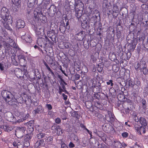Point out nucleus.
Segmentation results:
<instances>
[{
    "instance_id": "15",
    "label": "nucleus",
    "mask_w": 148,
    "mask_h": 148,
    "mask_svg": "<svg viewBox=\"0 0 148 148\" xmlns=\"http://www.w3.org/2000/svg\"><path fill=\"white\" fill-rule=\"evenodd\" d=\"M16 24L17 28L18 29L23 28L25 25L24 21L21 19L18 18L16 20Z\"/></svg>"
},
{
    "instance_id": "5",
    "label": "nucleus",
    "mask_w": 148,
    "mask_h": 148,
    "mask_svg": "<svg viewBox=\"0 0 148 148\" xmlns=\"http://www.w3.org/2000/svg\"><path fill=\"white\" fill-rule=\"evenodd\" d=\"M25 130V127H18L15 131V134L18 138H20L23 136Z\"/></svg>"
},
{
    "instance_id": "6",
    "label": "nucleus",
    "mask_w": 148,
    "mask_h": 148,
    "mask_svg": "<svg viewBox=\"0 0 148 148\" xmlns=\"http://www.w3.org/2000/svg\"><path fill=\"white\" fill-rule=\"evenodd\" d=\"M134 127L138 134L141 135L145 133L146 126L136 124Z\"/></svg>"
},
{
    "instance_id": "36",
    "label": "nucleus",
    "mask_w": 148,
    "mask_h": 148,
    "mask_svg": "<svg viewBox=\"0 0 148 148\" xmlns=\"http://www.w3.org/2000/svg\"><path fill=\"white\" fill-rule=\"evenodd\" d=\"M145 64L143 65V66L142 68L143 73L145 75H147L148 73V69L145 66Z\"/></svg>"
},
{
    "instance_id": "55",
    "label": "nucleus",
    "mask_w": 148,
    "mask_h": 148,
    "mask_svg": "<svg viewBox=\"0 0 148 148\" xmlns=\"http://www.w3.org/2000/svg\"><path fill=\"white\" fill-rule=\"evenodd\" d=\"M129 45L130 47V49L131 50L134 49L135 48L136 46V45L134 44L133 43L130 44Z\"/></svg>"
},
{
    "instance_id": "53",
    "label": "nucleus",
    "mask_w": 148,
    "mask_h": 148,
    "mask_svg": "<svg viewBox=\"0 0 148 148\" xmlns=\"http://www.w3.org/2000/svg\"><path fill=\"white\" fill-rule=\"evenodd\" d=\"M126 59L127 60H128L130 58L131 56V54L130 52H128L126 54Z\"/></svg>"
},
{
    "instance_id": "40",
    "label": "nucleus",
    "mask_w": 148,
    "mask_h": 148,
    "mask_svg": "<svg viewBox=\"0 0 148 148\" xmlns=\"http://www.w3.org/2000/svg\"><path fill=\"white\" fill-rule=\"evenodd\" d=\"M88 25V23L86 20H84L82 23V26L84 29H86Z\"/></svg>"
},
{
    "instance_id": "31",
    "label": "nucleus",
    "mask_w": 148,
    "mask_h": 148,
    "mask_svg": "<svg viewBox=\"0 0 148 148\" xmlns=\"http://www.w3.org/2000/svg\"><path fill=\"white\" fill-rule=\"evenodd\" d=\"M57 134L58 136H61L63 133V130L61 129L59 126L57 127H56Z\"/></svg>"
},
{
    "instance_id": "59",
    "label": "nucleus",
    "mask_w": 148,
    "mask_h": 148,
    "mask_svg": "<svg viewBox=\"0 0 148 148\" xmlns=\"http://www.w3.org/2000/svg\"><path fill=\"white\" fill-rule=\"evenodd\" d=\"M0 69L1 71H4V65L2 63H0Z\"/></svg>"
},
{
    "instance_id": "41",
    "label": "nucleus",
    "mask_w": 148,
    "mask_h": 148,
    "mask_svg": "<svg viewBox=\"0 0 148 148\" xmlns=\"http://www.w3.org/2000/svg\"><path fill=\"white\" fill-rule=\"evenodd\" d=\"M72 116L73 117L76 118L77 119H79L80 116L79 115L76 111H74L72 113Z\"/></svg>"
},
{
    "instance_id": "57",
    "label": "nucleus",
    "mask_w": 148,
    "mask_h": 148,
    "mask_svg": "<svg viewBox=\"0 0 148 148\" xmlns=\"http://www.w3.org/2000/svg\"><path fill=\"white\" fill-rule=\"evenodd\" d=\"M52 34H53V33L51 32H49V33H47V36L51 39L52 41H53L52 39V38L51 37L52 36H53Z\"/></svg>"
},
{
    "instance_id": "28",
    "label": "nucleus",
    "mask_w": 148,
    "mask_h": 148,
    "mask_svg": "<svg viewBox=\"0 0 148 148\" xmlns=\"http://www.w3.org/2000/svg\"><path fill=\"white\" fill-rule=\"evenodd\" d=\"M114 145L115 148H125L124 147H122L121 143L119 141H114Z\"/></svg>"
},
{
    "instance_id": "7",
    "label": "nucleus",
    "mask_w": 148,
    "mask_h": 148,
    "mask_svg": "<svg viewBox=\"0 0 148 148\" xmlns=\"http://www.w3.org/2000/svg\"><path fill=\"white\" fill-rule=\"evenodd\" d=\"M57 9L56 7L54 5H52L50 6V7L48 9V13L50 17H52L57 12V13L59 12L61 13L60 11H58L56 12Z\"/></svg>"
},
{
    "instance_id": "61",
    "label": "nucleus",
    "mask_w": 148,
    "mask_h": 148,
    "mask_svg": "<svg viewBox=\"0 0 148 148\" xmlns=\"http://www.w3.org/2000/svg\"><path fill=\"white\" fill-rule=\"evenodd\" d=\"M113 81L112 80H110L108 82H107V85L111 84V86H112L113 85Z\"/></svg>"
},
{
    "instance_id": "42",
    "label": "nucleus",
    "mask_w": 148,
    "mask_h": 148,
    "mask_svg": "<svg viewBox=\"0 0 148 148\" xmlns=\"http://www.w3.org/2000/svg\"><path fill=\"white\" fill-rule=\"evenodd\" d=\"M28 2H31L32 3H34V4L36 3V4L37 5L40 6L42 3V1H40V2H38V0H37V2H35V1H32L31 0H28Z\"/></svg>"
},
{
    "instance_id": "32",
    "label": "nucleus",
    "mask_w": 148,
    "mask_h": 148,
    "mask_svg": "<svg viewBox=\"0 0 148 148\" xmlns=\"http://www.w3.org/2000/svg\"><path fill=\"white\" fill-rule=\"evenodd\" d=\"M47 135L45 133H40L37 134L36 136L37 138L39 139H42L43 138H45Z\"/></svg>"
},
{
    "instance_id": "3",
    "label": "nucleus",
    "mask_w": 148,
    "mask_h": 148,
    "mask_svg": "<svg viewBox=\"0 0 148 148\" xmlns=\"http://www.w3.org/2000/svg\"><path fill=\"white\" fill-rule=\"evenodd\" d=\"M1 17L5 21L12 20L11 15L10 14V11L6 7H3L0 11Z\"/></svg>"
},
{
    "instance_id": "10",
    "label": "nucleus",
    "mask_w": 148,
    "mask_h": 148,
    "mask_svg": "<svg viewBox=\"0 0 148 148\" xmlns=\"http://www.w3.org/2000/svg\"><path fill=\"white\" fill-rule=\"evenodd\" d=\"M33 73H34V76H31L30 77L31 79L32 80H36V79L37 80L40 79V74L38 69H34L33 71Z\"/></svg>"
},
{
    "instance_id": "48",
    "label": "nucleus",
    "mask_w": 148,
    "mask_h": 148,
    "mask_svg": "<svg viewBox=\"0 0 148 148\" xmlns=\"http://www.w3.org/2000/svg\"><path fill=\"white\" fill-rule=\"evenodd\" d=\"M43 62L46 68L49 71H51V69L50 68V67H49V66H48L47 64L45 61H44Z\"/></svg>"
},
{
    "instance_id": "20",
    "label": "nucleus",
    "mask_w": 148,
    "mask_h": 148,
    "mask_svg": "<svg viewBox=\"0 0 148 148\" xmlns=\"http://www.w3.org/2000/svg\"><path fill=\"white\" fill-rule=\"evenodd\" d=\"M34 29L35 31L36 34L37 35L42 36L43 33H42L43 31V29H41L40 26H36L35 25H34Z\"/></svg>"
},
{
    "instance_id": "56",
    "label": "nucleus",
    "mask_w": 148,
    "mask_h": 148,
    "mask_svg": "<svg viewBox=\"0 0 148 148\" xmlns=\"http://www.w3.org/2000/svg\"><path fill=\"white\" fill-rule=\"evenodd\" d=\"M74 76L75 77V80H78L80 78V75L79 74L77 73H76L75 75Z\"/></svg>"
},
{
    "instance_id": "47",
    "label": "nucleus",
    "mask_w": 148,
    "mask_h": 148,
    "mask_svg": "<svg viewBox=\"0 0 148 148\" xmlns=\"http://www.w3.org/2000/svg\"><path fill=\"white\" fill-rule=\"evenodd\" d=\"M134 86H137V88H140L141 86V83L140 81L138 80H136V83L135 84H134Z\"/></svg>"
},
{
    "instance_id": "29",
    "label": "nucleus",
    "mask_w": 148,
    "mask_h": 148,
    "mask_svg": "<svg viewBox=\"0 0 148 148\" xmlns=\"http://www.w3.org/2000/svg\"><path fill=\"white\" fill-rule=\"evenodd\" d=\"M82 13L83 11L79 9L75 11V16L78 18H79L82 16Z\"/></svg>"
},
{
    "instance_id": "60",
    "label": "nucleus",
    "mask_w": 148,
    "mask_h": 148,
    "mask_svg": "<svg viewBox=\"0 0 148 148\" xmlns=\"http://www.w3.org/2000/svg\"><path fill=\"white\" fill-rule=\"evenodd\" d=\"M46 107L49 110H51L52 108V107L51 105L50 104H47L46 105Z\"/></svg>"
},
{
    "instance_id": "44",
    "label": "nucleus",
    "mask_w": 148,
    "mask_h": 148,
    "mask_svg": "<svg viewBox=\"0 0 148 148\" xmlns=\"http://www.w3.org/2000/svg\"><path fill=\"white\" fill-rule=\"evenodd\" d=\"M3 25L5 29L10 30V31H11L12 30V29L10 27L9 24L7 23H3Z\"/></svg>"
},
{
    "instance_id": "62",
    "label": "nucleus",
    "mask_w": 148,
    "mask_h": 148,
    "mask_svg": "<svg viewBox=\"0 0 148 148\" xmlns=\"http://www.w3.org/2000/svg\"><path fill=\"white\" fill-rule=\"evenodd\" d=\"M12 63L15 66H18V62L16 61V59H15L12 61Z\"/></svg>"
},
{
    "instance_id": "54",
    "label": "nucleus",
    "mask_w": 148,
    "mask_h": 148,
    "mask_svg": "<svg viewBox=\"0 0 148 148\" xmlns=\"http://www.w3.org/2000/svg\"><path fill=\"white\" fill-rule=\"evenodd\" d=\"M34 120L30 121L27 123V126H34Z\"/></svg>"
},
{
    "instance_id": "14",
    "label": "nucleus",
    "mask_w": 148,
    "mask_h": 148,
    "mask_svg": "<svg viewBox=\"0 0 148 148\" xmlns=\"http://www.w3.org/2000/svg\"><path fill=\"white\" fill-rule=\"evenodd\" d=\"M13 146L17 148H24L25 147L23 144V142L20 140L16 139L12 144Z\"/></svg>"
},
{
    "instance_id": "4",
    "label": "nucleus",
    "mask_w": 148,
    "mask_h": 148,
    "mask_svg": "<svg viewBox=\"0 0 148 148\" xmlns=\"http://www.w3.org/2000/svg\"><path fill=\"white\" fill-rule=\"evenodd\" d=\"M34 16L36 19L37 18L43 23H45L47 21L46 17L45 15H43L40 8H38L34 10Z\"/></svg>"
},
{
    "instance_id": "33",
    "label": "nucleus",
    "mask_w": 148,
    "mask_h": 148,
    "mask_svg": "<svg viewBox=\"0 0 148 148\" xmlns=\"http://www.w3.org/2000/svg\"><path fill=\"white\" fill-rule=\"evenodd\" d=\"M141 101L142 107L144 110H145L147 109V102L145 99H143Z\"/></svg>"
},
{
    "instance_id": "11",
    "label": "nucleus",
    "mask_w": 148,
    "mask_h": 148,
    "mask_svg": "<svg viewBox=\"0 0 148 148\" xmlns=\"http://www.w3.org/2000/svg\"><path fill=\"white\" fill-rule=\"evenodd\" d=\"M26 71V70L23 69V71L19 68H17L15 70V74L16 76L19 78L23 77L25 71Z\"/></svg>"
},
{
    "instance_id": "35",
    "label": "nucleus",
    "mask_w": 148,
    "mask_h": 148,
    "mask_svg": "<svg viewBox=\"0 0 148 148\" xmlns=\"http://www.w3.org/2000/svg\"><path fill=\"white\" fill-rule=\"evenodd\" d=\"M42 107L41 106H38L37 109L33 111L35 114H38L42 109Z\"/></svg>"
},
{
    "instance_id": "21",
    "label": "nucleus",
    "mask_w": 148,
    "mask_h": 148,
    "mask_svg": "<svg viewBox=\"0 0 148 148\" xmlns=\"http://www.w3.org/2000/svg\"><path fill=\"white\" fill-rule=\"evenodd\" d=\"M7 42H10L9 44L10 45L11 47L14 48H16V45L15 41L12 39L10 38L9 37H8L6 39Z\"/></svg>"
},
{
    "instance_id": "58",
    "label": "nucleus",
    "mask_w": 148,
    "mask_h": 148,
    "mask_svg": "<svg viewBox=\"0 0 148 148\" xmlns=\"http://www.w3.org/2000/svg\"><path fill=\"white\" fill-rule=\"evenodd\" d=\"M35 4L34 3H32L28 2H27V6L29 8L32 7Z\"/></svg>"
},
{
    "instance_id": "8",
    "label": "nucleus",
    "mask_w": 148,
    "mask_h": 148,
    "mask_svg": "<svg viewBox=\"0 0 148 148\" xmlns=\"http://www.w3.org/2000/svg\"><path fill=\"white\" fill-rule=\"evenodd\" d=\"M23 32H21L20 34L21 35V38L23 40L24 42L30 43L32 41V38L31 36L28 34H25L24 35Z\"/></svg>"
},
{
    "instance_id": "52",
    "label": "nucleus",
    "mask_w": 148,
    "mask_h": 148,
    "mask_svg": "<svg viewBox=\"0 0 148 148\" xmlns=\"http://www.w3.org/2000/svg\"><path fill=\"white\" fill-rule=\"evenodd\" d=\"M60 85H61L63 89H64L66 88L65 85H67V83L65 82V83H64L63 82H60Z\"/></svg>"
},
{
    "instance_id": "50",
    "label": "nucleus",
    "mask_w": 148,
    "mask_h": 148,
    "mask_svg": "<svg viewBox=\"0 0 148 148\" xmlns=\"http://www.w3.org/2000/svg\"><path fill=\"white\" fill-rule=\"evenodd\" d=\"M98 93H94L93 95L94 97L97 99H99L100 98V95L98 94Z\"/></svg>"
},
{
    "instance_id": "30",
    "label": "nucleus",
    "mask_w": 148,
    "mask_h": 148,
    "mask_svg": "<svg viewBox=\"0 0 148 148\" xmlns=\"http://www.w3.org/2000/svg\"><path fill=\"white\" fill-rule=\"evenodd\" d=\"M120 61L121 64H122L123 66H126L127 64V60L125 59H123V57L122 56L121 57Z\"/></svg>"
},
{
    "instance_id": "64",
    "label": "nucleus",
    "mask_w": 148,
    "mask_h": 148,
    "mask_svg": "<svg viewBox=\"0 0 148 148\" xmlns=\"http://www.w3.org/2000/svg\"><path fill=\"white\" fill-rule=\"evenodd\" d=\"M98 146H99L100 148H105L106 146L104 144H101L99 145V143L98 145Z\"/></svg>"
},
{
    "instance_id": "18",
    "label": "nucleus",
    "mask_w": 148,
    "mask_h": 148,
    "mask_svg": "<svg viewBox=\"0 0 148 148\" xmlns=\"http://www.w3.org/2000/svg\"><path fill=\"white\" fill-rule=\"evenodd\" d=\"M97 11L98 12V11ZM98 15H99L98 12V13H97L96 14L94 13L90 19V22L93 23V25H95L97 23V18L98 17Z\"/></svg>"
},
{
    "instance_id": "27",
    "label": "nucleus",
    "mask_w": 148,
    "mask_h": 148,
    "mask_svg": "<svg viewBox=\"0 0 148 148\" xmlns=\"http://www.w3.org/2000/svg\"><path fill=\"white\" fill-rule=\"evenodd\" d=\"M34 126L28 125L27 131V133L29 134H32L34 131Z\"/></svg>"
},
{
    "instance_id": "9",
    "label": "nucleus",
    "mask_w": 148,
    "mask_h": 148,
    "mask_svg": "<svg viewBox=\"0 0 148 148\" xmlns=\"http://www.w3.org/2000/svg\"><path fill=\"white\" fill-rule=\"evenodd\" d=\"M32 136L29 135L27 134L25 137L24 141L23 143L25 147L28 148L30 146L29 141Z\"/></svg>"
},
{
    "instance_id": "13",
    "label": "nucleus",
    "mask_w": 148,
    "mask_h": 148,
    "mask_svg": "<svg viewBox=\"0 0 148 148\" xmlns=\"http://www.w3.org/2000/svg\"><path fill=\"white\" fill-rule=\"evenodd\" d=\"M86 35L85 32L81 31L76 35L75 37L76 40L78 41H82L83 40Z\"/></svg>"
},
{
    "instance_id": "34",
    "label": "nucleus",
    "mask_w": 148,
    "mask_h": 148,
    "mask_svg": "<svg viewBox=\"0 0 148 148\" xmlns=\"http://www.w3.org/2000/svg\"><path fill=\"white\" fill-rule=\"evenodd\" d=\"M92 91L94 93H99L101 91L100 88H99V87H97L96 86H92Z\"/></svg>"
},
{
    "instance_id": "63",
    "label": "nucleus",
    "mask_w": 148,
    "mask_h": 148,
    "mask_svg": "<svg viewBox=\"0 0 148 148\" xmlns=\"http://www.w3.org/2000/svg\"><path fill=\"white\" fill-rule=\"evenodd\" d=\"M69 146L70 148H73L75 147L74 144L72 142H70L69 145Z\"/></svg>"
},
{
    "instance_id": "49",
    "label": "nucleus",
    "mask_w": 148,
    "mask_h": 148,
    "mask_svg": "<svg viewBox=\"0 0 148 148\" xmlns=\"http://www.w3.org/2000/svg\"><path fill=\"white\" fill-rule=\"evenodd\" d=\"M62 28H64V29H65V24L63 21L61 23V24L60 25V27L59 28L60 30V31H61L62 29Z\"/></svg>"
},
{
    "instance_id": "37",
    "label": "nucleus",
    "mask_w": 148,
    "mask_h": 148,
    "mask_svg": "<svg viewBox=\"0 0 148 148\" xmlns=\"http://www.w3.org/2000/svg\"><path fill=\"white\" fill-rule=\"evenodd\" d=\"M14 4L17 7H18L20 6L21 3V0H14L12 1Z\"/></svg>"
},
{
    "instance_id": "51",
    "label": "nucleus",
    "mask_w": 148,
    "mask_h": 148,
    "mask_svg": "<svg viewBox=\"0 0 148 148\" xmlns=\"http://www.w3.org/2000/svg\"><path fill=\"white\" fill-rule=\"evenodd\" d=\"M129 135L128 134L127 132H124L122 134V136L124 138L127 137Z\"/></svg>"
},
{
    "instance_id": "26",
    "label": "nucleus",
    "mask_w": 148,
    "mask_h": 148,
    "mask_svg": "<svg viewBox=\"0 0 148 148\" xmlns=\"http://www.w3.org/2000/svg\"><path fill=\"white\" fill-rule=\"evenodd\" d=\"M4 48L5 50V52L6 53H8V51L12 49L9 43H7L6 42H5L4 43Z\"/></svg>"
},
{
    "instance_id": "17",
    "label": "nucleus",
    "mask_w": 148,
    "mask_h": 148,
    "mask_svg": "<svg viewBox=\"0 0 148 148\" xmlns=\"http://www.w3.org/2000/svg\"><path fill=\"white\" fill-rule=\"evenodd\" d=\"M18 59L19 60V63L21 65H23L26 63V57L23 54H20L18 56Z\"/></svg>"
},
{
    "instance_id": "1",
    "label": "nucleus",
    "mask_w": 148,
    "mask_h": 148,
    "mask_svg": "<svg viewBox=\"0 0 148 148\" xmlns=\"http://www.w3.org/2000/svg\"><path fill=\"white\" fill-rule=\"evenodd\" d=\"M16 93H12L10 91L3 90L1 92V95L6 103L10 105L16 104L17 102L21 103L23 102V98L20 95L19 98L16 96Z\"/></svg>"
},
{
    "instance_id": "45",
    "label": "nucleus",
    "mask_w": 148,
    "mask_h": 148,
    "mask_svg": "<svg viewBox=\"0 0 148 148\" xmlns=\"http://www.w3.org/2000/svg\"><path fill=\"white\" fill-rule=\"evenodd\" d=\"M119 10L118 7L116 4H114L113 8V12H116Z\"/></svg>"
},
{
    "instance_id": "24",
    "label": "nucleus",
    "mask_w": 148,
    "mask_h": 148,
    "mask_svg": "<svg viewBox=\"0 0 148 148\" xmlns=\"http://www.w3.org/2000/svg\"><path fill=\"white\" fill-rule=\"evenodd\" d=\"M7 36V32H6L5 30L3 29L0 26V36L2 37H6Z\"/></svg>"
},
{
    "instance_id": "23",
    "label": "nucleus",
    "mask_w": 148,
    "mask_h": 148,
    "mask_svg": "<svg viewBox=\"0 0 148 148\" xmlns=\"http://www.w3.org/2000/svg\"><path fill=\"white\" fill-rule=\"evenodd\" d=\"M53 137L52 136H49L47 137L46 136L45 138V142L46 144H51L53 142Z\"/></svg>"
},
{
    "instance_id": "43",
    "label": "nucleus",
    "mask_w": 148,
    "mask_h": 148,
    "mask_svg": "<svg viewBox=\"0 0 148 148\" xmlns=\"http://www.w3.org/2000/svg\"><path fill=\"white\" fill-rule=\"evenodd\" d=\"M127 83L129 86L131 87H133L134 86V83L131 79L129 80Z\"/></svg>"
},
{
    "instance_id": "25",
    "label": "nucleus",
    "mask_w": 148,
    "mask_h": 148,
    "mask_svg": "<svg viewBox=\"0 0 148 148\" xmlns=\"http://www.w3.org/2000/svg\"><path fill=\"white\" fill-rule=\"evenodd\" d=\"M45 141H44V140L42 139L38 141H37L36 143V145L38 147L39 146L44 147L45 145Z\"/></svg>"
},
{
    "instance_id": "16",
    "label": "nucleus",
    "mask_w": 148,
    "mask_h": 148,
    "mask_svg": "<svg viewBox=\"0 0 148 148\" xmlns=\"http://www.w3.org/2000/svg\"><path fill=\"white\" fill-rule=\"evenodd\" d=\"M1 127L3 128L5 131L8 132L12 130L14 128L11 125L7 124H4Z\"/></svg>"
},
{
    "instance_id": "46",
    "label": "nucleus",
    "mask_w": 148,
    "mask_h": 148,
    "mask_svg": "<svg viewBox=\"0 0 148 148\" xmlns=\"http://www.w3.org/2000/svg\"><path fill=\"white\" fill-rule=\"evenodd\" d=\"M107 9L108 8H103V12L105 15L106 14H107L109 15H110L109 13L110 12V11L109 10V12H108V11L107 12Z\"/></svg>"
},
{
    "instance_id": "12",
    "label": "nucleus",
    "mask_w": 148,
    "mask_h": 148,
    "mask_svg": "<svg viewBox=\"0 0 148 148\" xmlns=\"http://www.w3.org/2000/svg\"><path fill=\"white\" fill-rule=\"evenodd\" d=\"M145 64H146V62L145 61L141 60L140 62V63L138 62H135L134 64V66L136 70H137L138 69L140 68V71H142V68Z\"/></svg>"
},
{
    "instance_id": "2",
    "label": "nucleus",
    "mask_w": 148,
    "mask_h": 148,
    "mask_svg": "<svg viewBox=\"0 0 148 148\" xmlns=\"http://www.w3.org/2000/svg\"><path fill=\"white\" fill-rule=\"evenodd\" d=\"M44 38L39 37L37 38V44L41 48H45L48 44V46L51 47L53 43L50 40L47 36H45Z\"/></svg>"
},
{
    "instance_id": "38",
    "label": "nucleus",
    "mask_w": 148,
    "mask_h": 148,
    "mask_svg": "<svg viewBox=\"0 0 148 148\" xmlns=\"http://www.w3.org/2000/svg\"><path fill=\"white\" fill-rule=\"evenodd\" d=\"M95 106L98 108L101 109L102 108V106L99 102L96 101L95 102Z\"/></svg>"
},
{
    "instance_id": "22",
    "label": "nucleus",
    "mask_w": 148,
    "mask_h": 148,
    "mask_svg": "<svg viewBox=\"0 0 148 148\" xmlns=\"http://www.w3.org/2000/svg\"><path fill=\"white\" fill-rule=\"evenodd\" d=\"M140 123V125L146 126L147 125V122L145 118L142 117H140L139 119V121Z\"/></svg>"
},
{
    "instance_id": "19",
    "label": "nucleus",
    "mask_w": 148,
    "mask_h": 148,
    "mask_svg": "<svg viewBox=\"0 0 148 148\" xmlns=\"http://www.w3.org/2000/svg\"><path fill=\"white\" fill-rule=\"evenodd\" d=\"M108 116H106V119L109 122H113L115 120V116L110 111L108 112Z\"/></svg>"
},
{
    "instance_id": "39",
    "label": "nucleus",
    "mask_w": 148,
    "mask_h": 148,
    "mask_svg": "<svg viewBox=\"0 0 148 148\" xmlns=\"http://www.w3.org/2000/svg\"><path fill=\"white\" fill-rule=\"evenodd\" d=\"M8 53L9 56L12 55L16 56L15 52L14 49L13 48H12L8 51Z\"/></svg>"
}]
</instances>
